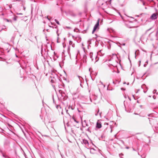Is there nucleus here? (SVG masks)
<instances>
[{
    "mask_svg": "<svg viewBox=\"0 0 158 158\" xmlns=\"http://www.w3.org/2000/svg\"><path fill=\"white\" fill-rule=\"evenodd\" d=\"M99 20H98V21L96 24L94 26V27L93 30L92 31V33L93 34L94 31L96 30V29H97L98 27L99 26Z\"/></svg>",
    "mask_w": 158,
    "mask_h": 158,
    "instance_id": "nucleus-1",
    "label": "nucleus"
},
{
    "mask_svg": "<svg viewBox=\"0 0 158 158\" xmlns=\"http://www.w3.org/2000/svg\"><path fill=\"white\" fill-rule=\"evenodd\" d=\"M117 55L115 54H113L112 56L111 57L110 59H109L108 61H110L112 60L113 62L115 61L116 60H114V59H117Z\"/></svg>",
    "mask_w": 158,
    "mask_h": 158,
    "instance_id": "nucleus-2",
    "label": "nucleus"
},
{
    "mask_svg": "<svg viewBox=\"0 0 158 158\" xmlns=\"http://www.w3.org/2000/svg\"><path fill=\"white\" fill-rule=\"evenodd\" d=\"M157 13L153 14L150 17V18L152 20H155L157 19Z\"/></svg>",
    "mask_w": 158,
    "mask_h": 158,
    "instance_id": "nucleus-3",
    "label": "nucleus"
},
{
    "mask_svg": "<svg viewBox=\"0 0 158 158\" xmlns=\"http://www.w3.org/2000/svg\"><path fill=\"white\" fill-rule=\"evenodd\" d=\"M82 143L85 144L86 146H88L89 145L88 141L85 139H83Z\"/></svg>",
    "mask_w": 158,
    "mask_h": 158,
    "instance_id": "nucleus-4",
    "label": "nucleus"
},
{
    "mask_svg": "<svg viewBox=\"0 0 158 158\" xmlns=\"http://www.w3.org/2000/svg\"><path fill=\"white\" fill-rule=\"evenodd\" d=\"M96 127L98 128H100L102 127V125L100 122H98L97 123Z\"/></svg>",
    "mask_w": 158,
    "mask_h": 158,
    "instance_id": "nucleus-5",
    "label": "nucleus"
},
{
    "mask_svg": "<svg viewBox=\"0 0 158 158\" xmlns=\"http://www.w3.org/2000/svg\"><path fill=\"white\" fill-rule=\"evenodd\" d=\"M104 1L105 2L104 4L106 5L109 3H110L111 2V0H104Z\"/></svg>",
    "mask_w": 158,
    "mask_h": 158,
    "instance_id": "nucleus-6",
    "label": "nucleus"
},
{
    "mask_svg": "<svg viewBox=\"0 0 158 158\" xmlns=\"http://www.w3.org/2000/svg\"><path fill=\"white\" fill-rule=\"evenodd\" d=\"M69 44L70 45H71L73 48H74L75 46V44H73V42L71 41H69Z\"/></svg>",
    "mask_w": 158,
    "mask_h": 158,
    "instance_id": "nucleus-7",
    "label": "nucleus"
},
{
    "mask_svg": "<svg viewBox=\"0 0 158 158\" xmlns=\"http://www.w3.org/2000/svg\"><path fill=\"white\" fill-rule=\"evenodd\" d=\"M4 20L5 21H6L7 22H10L11 23L12 22V20H11L10 19H4Z\"/></svg>",
    "mask_w": 158,
    "mask_h": 158,
    "instance_id": "nucleus-8",
    "label": "nucleus"
},
{
    "mask_svg": "<svg viewBox=\"0 0 158 158\" xmlns=\"http://www.w3.org/2000/svg\"><path fill=\"white\" fill-rule=\"evenodd\" d=\"M2 156L5 158H9V157L7 155L5 154H2Z\"/></svg>",
    "mask_w": 158,
    "mask_h": 158,
    "instance_id": "nucleus-9",
    "label": "nucleus"
},
{
    "mask_svg": "<svg viewBox=\"0 0 158 158\" xmlns=\"http://www.w3.org/2000/svg\"><path fill=\"white\" fill-rule=\"evenodd\" d=\"M93 55V54L92 52H90L89 54V56H90V57L92 59V60H93V59L92 58Z\"/></svg>",
    "mask_w": 158,
    "mask_h": 158,
    "instance_id": "nucleus-10",
    "label": "nucleus"
},
{
    "mask_svg": "<svg viewBox=\"0 0 158 158\" xmlns=\"http://www.w3.org/2000/svg\"><path fill=\"white\" fill-rule=\"evenodd\" d=\"M18 18V17L14 15V17H13V19L14 21H16L17 20V18Z\"/></svg>",
    "mask_w": 158,
    "mask_h": 158,
    "instance_id": "nucleus-11",
    "label": "nucleus"
},
{
    "mask_svg": "<svg viewBox=\"0 0 158 158\" xmlns=\"http://www.w3.org/2000/svg\"><path fill=\"white\" fill-rule=\"evenodd\" d=\"M6 27L5 26H3L2 27V30L6 29Z\"/></svg>",
    "mask_w": 158,
    "mask_h": 158,
    "instance_id": "nucleus-12",
    "label": "nucleus"
},
{
    "mask_svg": "<svg viewBox=\"0 0 158 158\" xmlns=\"http://www.w3.org/2000/svg\"><path fill=\"white\" fill-rule=\"evenodd\" d=\"M78 77L80 81H82V78L80 76H78Z\"/></svg>",
    "mask_w": 158,
    "mask_h": 158,
    "instance_id": "nucleus-13",
    "label": "nucleus"
},
{
    "mask_svg": "<svg viewBox=\"0 0 158 158\" xmlns=\"http://www.w3.org/2000/svg\"><path fill=\"white\" fill-rule=\"evenodd\" d=\"M55 22H56V23L58 25H59L60 24V23H59V22L56 19H55Z\"/></svg>",
    "mask_w": 158,
    "mask_h": 158,
    "instance_id": "nucleus-14",
    "label": "nucleus"
},
{
    "mask_svg": "<svg viewBox=\"0 0 158 158\" xmlns=\"http://www.w3.org/2000/svg\"><path fill=\"white\" fill-rule=\"evenodd\" d=\"M69 109H71V110H73L74 109V108L72 107H71L70 106H69Z\"/></svg>",
    "mask_w": 158,
    "mask_h": 158,
    "instance_id": "nucleus-15",
    "label": "nucleus"
},
{
    "mask_svg": "<svg viewBox=\"0 0 158 158\" xmlns=\"http://www.w3.org/2000/svg\"><path fill=\"white\" fill-rule=\"evenodd\" d=\"M145 87H146V86L145 85H143L141 86V87L142 88H144Z\"/></svg>",
    "mask_w": 158,
    "mask_h": 158,
    "instance_id": "nucleus-16",
    "label": "nucleus"
},
{
    "mask_svg": "<svg viewBox=\"0 0 158 158\" xmlns=\"http://www.w3.org/2000/svg\"><path fill=\"white\" fill-rule=\"evenodd\" d=\"M56 108L58 109L59 108H61V107L60 106H58V105H57L56 106Z\"/></svg>",
    "mask_w": 158,
    "mask_h": 158,
    "instance_id": "nucleus-17",
    "label": "nucleus"
},
{
    "mask_svg": "<svg viewBox=\"0 0 158 158\" xmlns=\"http://www.w3.org/2000/svg\"><path fill=\"white\" fill-rule=\"evenodd\" d=\"M100 83L103 86V88L105 87V85H104L101 81H100Z\"/></svg>",
    "mask_w": 158,
    "mask_h": 158,
    "instance_id": "nucleus-18",
    "label": "nucleus"
},
{
    "mask_svg": "<svg viewBox=\"0 0 158 158\" xmlns=\"http://www.w3.org/2000/svg\"><path fill=\"white\" fill-rule=\"evenodd\" d=\"M0 152L1 153L2 156V154H4V153L1 150H0Z\"/></svg>",
    "mask_w": 158,
    "mask_h": 158,
    "instance_id": "nucleus-19",
    "label": "nucleus"
},
{
    "mask_svg": "<svg viewBox=\"0 0 158 158\" xmlns=\"http://www.w3.org/2000/svg\"><path fill=\"white\" fill-rule=\"evenodd\" d=\"M54 54L55 56H56L57 57H58L56 56V53L55 52H54Z\"/></svg>",
    "mask_w": 158,
    "mask_h": 158,
    "instance_id": "nucleus-20",
    "label": "nucleus"
},
{
    "mask_svg": "<svg viewBox=\"0 0 158 158\" xmlns=\"http://www.w3.org/2000/svg\"><path fill=\"white\" fill-rule=\"evenodd\" d=\"M84 122H85V123L86 126H88V124H86V120H84Z\"/></svg>",
    "mask_w": 158,
    "mask_h": 158,
    "instance_id": "nucleus-21",
    "label": "nucleus"
},
{
    "mask_svg": "<svg viewBox=\"0 0 158 158\" xmlns=\"http://www.w3.org/2000/svg\"><path fill=\"white\" fill-rule=\"evenodd\" d=\"M153 98L154 99H155L156 98V97L155 96H153Z\"/></svg>",
    "mask_w": 158,
    "mask_h": 158,
    "instance_id": "nucleus-22",
    "label": "nucleus"
},
{
    "mask_svg": "<svg viewBox=\"0 0 158 158\" xmlns=\"http://www.w3.org/2000/svg\"><path fill=\"white\" fill-rule=\"evenodd\" d=\"M99 111V110H98V111L97 112V113L95 114V115L97 116L98 115V113Z\"/></svg>",
    "mask_w": 158,
    "mask_h": 158,
    "instance_id": "nucleus-23",
    "label": "nucleus"
},
{
    "mask_svg": "<svg viewBox=\"0 0 158 158\" xmlns=\"http://www.w3.org/2000/svg\"><path fill=\"white\" fill-rule=\"evenodd\" d=\"M92 150H94V148H91V149H90V152H91V151Z\"/></svg>",
    "mask_w": 158,
    "mask_h": 158,
    "instance_id": "nucleus-24",
    "label": "nucleus"
},
{
    "mask_svg": "<svg viewBox=\"0 0 158 158\" xmlns=\"http://www.w3.org/2000/svg\"><path fill=\"white\" fill-rule=\"evenodd\" d=\"M73 119L74 120V121H75V122H76L77 123H78V122H77L76 121V120H75V119H74V118H73Z\"/></svg>",
    "mask_w": 158,
    "mask_h": 158,
    "instance_id": "nucleus-25",
    "label": "nucleus"
},
{
    "mask_svg": "<svg viewBox=\"0 0 158 158\" xmlns=\"http://www.w3.org/2000/svg\"><path fill=\"white\" fill-rule=\"evenodd\" d=\"M66 28H68V29H70V28H71L69 27H66Z\"/></svg>",
    "mask_w": 158,
    "mask_h": 158,
    "instance_id": "nucleus-26",
    "label": "nucleus"
},
{
    "mask_svg": "<svg viewBox=\"0 0 158 158\" xmlns=\"http://www.w3.org/2000/svg\"><path fill=\"white\" fill-rule=\"evenodd\" d=\"M68 110H66V113L68 114L69 115V113L68 112Z\"/></svg>",
    "mask_w": 158,
    "mask_h": 158,
    "instance_id": "nucleus-27",
    "label": "nucleus"
},
{
    "mask_svg": "<svg viewBox=\"0 0 158 158\" xmlns=\"http://www.w3.org/2000/svg\"><path fill=\"white\" fill-rule=\"evenodd\" d=\"M158 33V31H157L156 33V35H157V34Z\"/></svg>",
    "mask_w": 158,
    "mask_h": 158,
    "instance_id": "nucleus-28",
    "label": "nucleus"
},
{
    "mask_svg": "<svg viewBox=\"0 0 158 158\" xmlns=\"http://www.w3.org/2000/svg\"><path fill=\"white\" fill-rule=\"evenodd\" d=\"M52 82H54V80H52Z\"/></svg>",
    "mask_w": 158,
    "mask_h": 158,
    "instance_id": "nucleus-29",
    "label": "nucleus"
},
{
    "mask_svg": "<svg viewBox=\"0 0 158 158\" xmlns=\"http://www.w3.org/2000/svg\"><path fill=\"white\" fill-rule=\"evenodd\" d=\"M146 92H147V91H144H144H143V92H144L145 93Z\"/></svg>",
    "mask_w": 158,
    "mask_h": 158,
    "instance_id": "nucleus-30",
    "label": "nucleus"
},
{
    "mask_svg": "<svg viewBox=\"0 0 158 158\" xmlns=\"http://www.w3.org/2000/svg\"><path fill=\"white\" fill-rule=\"evenodd\" d=\"M126 148L127 149H129V148L128 147H126Z\"/></svg>",
    "mask_w": 158,
    "mask_h": 158,
    "instance_id": "nucleus-31",
    "label": "nucleus"
},
{
    "mask_svg": "<svg viewBox=\"0 0 158 158\" xmlns=\"http://www.w3.org/2000/svg\"><path fill=\"white\" fill-rule=\"evenodd\" d=\"M151 29V28H150V29H148V30H147V31H149Z\"/></svg>",
    "mask_w": 158,
    "mask_h": 158,
    "instance_id": "nucleus-32",
    "label": "nucleus"
},
{
    "mask_svg": "<svg viewBox=\"0 0 158 158\" xmlns=\"http://www.w3.org/2000/svg\"><path fill=\"white\" fill-rule=\"evenodd\" d=\"M75 94H76L75 93H73V95H75Z\"/></svg>",
    "mask_w": 158,
    "mask_h": 158,
    "instance_id": "nucleus-33",
    "label": "nucleus"
},
{
    "mask_svg": "<svg viewBox=\"0 0 158 158\" xmlns=\"http://www.w3.org/2000/svg\"><path fill=\"white\" fill-rule=\"evenodd\" d=\"M89 98L90 99V100L91 101V99L90 97H89Z\"/></svg>",
    "mask_w": 158,
    "mask_h": 158,
    "instance_id": "nucleus-34",
    "label": "nucleus"
},
{
    "mask_svg": "<svg viewBox=\"0 0 158 158\" xmlns=\"http://www.w3.org/2000/svg\"><path fill=\"white\" fill-rule=\"evenodd\" d=\"M57 42L58 43L59 42H58V39H57Z\"/></svg>",
    "mask_w": 158,
    "mask_h": 158,
    "instance_id": "nucleus-35",
    "label": "nucleus"
},
{
    "mask_svg": "<svg viewBox=\"0 0 158 158\" xmlns=\"http://www.w3.org/2000/svg\"><path fill=\"white\" fill-rule=\"evenodd\" d=\"M104 4V3H102V5H103V4Z\"/></svg>",
    "mask_w": 158,
    "mask_h": 158,
    "instance_id": "nucleus-36",
    "label": "nucleus"
},
{
    "mask_svg": "<svg viewBox=\"0 0 158 158\" xmlns=\"http://www.w3.org/2000/svg\"><path fill=\"white\" fill-rule=\"evenodd\" d=\"M48 20H50V19H48Z\"/></svg>",
    "mask_w": 158,
    "mask_h": 158,
    "instance_id": "nucleus-37",
    "label": "nucleus"
},
{
    "mask_svg": "<svg viewBox=\"0 0 158 158\" xmlns=\"http://www.w3.org/2000/svg\"><path fill=\"white\" fill-rule=\"evenodd\" d=\"M102 51V50H100V52H101Z\"/></svg>",
    "mask_w": 158,
    "mask_h": 158,
    "instance_id": "nucleus-38",
    "label": "nucleus"
},
{
    "mask_svg": "<svg viewBox=\"0 0 158 158\" xmlns=\"http://www.w3.org/2000/svg\"><path fill=\"white\" fill-rule=\"evenodd\" d=\"M112 130H111V132H112Z\"/></svg>",
    "mask_w": 158,
    "mask_h": 158,
    "instance_id": "nucleus-39",
    "label": "nucleus"
}]
</instances>
